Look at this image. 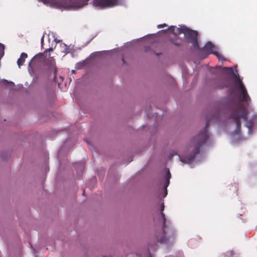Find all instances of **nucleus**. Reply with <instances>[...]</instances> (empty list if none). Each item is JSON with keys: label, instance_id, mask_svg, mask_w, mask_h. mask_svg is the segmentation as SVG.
<instances>
[{"label": "nucleus", "instance_id": "nucleus-13", "mask_svg": "<svg viewBox=\"0 0 257 257\" xmlns=\"http://www.w3.org/2000/svg\"><path fill=\"white\" fill-rule=\"evenodd\" d=\"M4 49H5L4 45L3 44L0 43V51H2L3 54H4Z\"/></svg>", "mask_w": 257, "mask_h": 257}, {"label": "nucleus", "instance_id": "nucleus-17", "mask_svg": "<svg viewBox=\"0 0 257 257\" xmlns=\"http://www.w3.org/2000/svg\"><path fill=\"white\" fill-rule=\"evenodd\" d=\"M44 2H52L55 3V0H43Z\"/></svg>", "mask_w": 257, "mask_h": 257}, {"label": "nucleus", "instance_id": "nucleus-21", "mask_svg": "<svg viewBox=\"0 0 257 257\" xmlns=\"http://www.w3.org/2000/svg\"><path fill=\"white\" fill-rule=\"evenodd\" d=\"M56 72H57V70H55V73H56Z\"/></svg>", "mask_w": 257, "mask_h": 257}, {"label": "nucleus", "instance_id": "nucleus-19", "mask_svg": "<svg viewBox=\"0 0 257 257\" xmlns=\"http://www.w3.org/2000/svg\"><path fill=\"white\" fill-rule=\"evenodd\" d=\"M48 57H49V58H51V56H50V54H49V55H48Z\"/></svg>", "mask_w": 257, "mask_h": 257}, {"label": "nucleus", "instance_id": "nucleus-9", "mask_svg": "<svg viewBox=\"0 0 257 257\" xmlns=\"http://www.w3.org/2000/svg\"><path fill=\"white\" fill-rule=\"evenodd\" d=\"M167 172L166 175L165 176L166 184L164 187L166 190H167V188L170 184V179L171 177V175L169 171V170L168 169H167ZM167 191H166V194H167Z\"/></svg>", "mask_w": 257, "mask_h": 257}, {"label": "nucleus", "instance_id": "nucleus-14", "mask_svg": "<svg viewBox=\"0 0 257 257\" xmlns=\"http://www.w3.org/2000/svg\"><path fill=\"white\" fill-rule=\"evenodd\" d=\"M167 25L166 24H160L157 26V28L159 29L167 27Z\"/></svg>", "mask_w": 257, "mask_h": 257}, {"label": "nucleus", "instance_id": "nucleus-5", "mask_svg": "<svg viewBox=\"0 0 257 257\" xmlns=\"http://www.w3.org/2000/svg\"><path fill=\"white\" fill-rule=\"evenodd\" d=\"M164 210V203L162 204V207L161 208V214L163 218V226L162 229L163 231V233L165 234L167 230H169L170 231V233L172 234L173 236L175 235V230L174 228L170 225V222H166V219L165 217V215L163 213V211Z\"/></svg>", "mask_w": 257, "mask_h": 257}, {"label": "nucleus", "instance_id": "nucleus-2", "mask_svg": "<svg viewBox=\"0 0 257 257\" xmlns=\"http://www.w3.org/2000/svg\"><path fill=\"white\" fill-rule=\"evenodd\" d=\"M209 125V121L207 120L206 122L205 127L202 131L194 137L191 140V143L192 146L194 147V150L192 154L186 157H180V160L185 163H191L195 158V156L200 153V147L204 145L207 140L209 139V135L207 132V127Z\"/></svg>", "mask_w": 257, "mask_h": 257}, {"label": "nucleus", "instance_id": "nucleus-8", "mask_svg": "<svg viewBox=\"0 0 257 257\" xmlns=\"http://www.w3.org/2000/svg\"><path fill=\"white\" fill-rule=\"evenodd\" d=\"M27 57L28 55L26 53L23 52L21 54L20 57L18 59L17 61V64L19 68H21V66L23 65L25 62V60Z\"/></svg>", "mask_w": 257, "mask_h": 257}, {"label": "nucleus", "instance_id": "nucleus-10", "mask_svg": "<svg viewBox=\"0 0 257 257\" xmlns=\"http://www.w3.org/2000/svg\"><path fill=\"white\" fill-rule=\"evenodd\" d=\"M190 43H191L193 44L194 49L198 50L199 49V47L197 38L193 40V41H191Z\"/></svg>", "mask_w": 257, "mask_h": 257}, {"label": "nucleus", "instance_id": "nucleus-20", "mask_svg": "<svg viewBox=\"0 0 257 257\" xmlns=\"http://www.w3.org/2000/svg\"><path fill=\"white\" fill-rule=\"evenodd\" d=\"M84 193H85V191L83 190V195H84Z\"/></svg>", "mask_w": 257, "mask_h": 257}, {"label": "nucleus", "instance_id": "nucleus-4", "mask_svg": "<svg viewBox=\"0 0 257 257\" xmlns=\"http://www.w3.org/2000/svg\"><path fill=\"white\" fill-rule=\"evenodd\" d=\"M118 0H94V5L101 8H110L118 4Z\"/></svg>", "mask_w": 257, "mask_h": 257}, {"label": "nucleus", "instance_id": "nucleus-18", "mask_svg": "<svg viewBox=\"0 0 257 257\" xmlns=\"http://www.w3.org/2000/svg\"><path fill=\"white\" fill-rule=\"evenodd\" d=\"M160 242L161 243H164L166 242V239H164V238H161L160 240Z\"/></svg>", "mask_w": 257, "mask_h": 257}, {"label": "nucleus", "instance_id": "nucleus-11", "mask_svg": "<svg viewBox=\"0 0 257 257\" xmlns=\"http://www.w3.org/2000/svg\"><path fill=\"white\" fill-rule=\"evenodd\" d=\"M233 254V251H228L224 253L223 257H232Z\"/></svg>", "mask_w": 257, "mask_h": 257}, {"label": "nucleus", "instance_id": "nucleus-3", "mask_svg": "<svg viewBox=\"0 0 257 257\" xmlns=\"http://www.w3.org/2000/svg\"><path fill=\"white\" fill-rule=\"evenodd\" d=\"M178 34H184L185 37L190 42L197 38L198 33L196 31L192 30L185 26H182L180 28H177Z\"/></svg>", "mask_w": 257, "mask_h": 257}, {"label": "nucleus", "instance_id": "nucleus-6", "mask_svg": "<svg viewBox=\"0 0 257 257\" xmlns=\"http://www.w3.org/2000/svg\"><path fill=\"white\" fill-rule=\"evenodd\" d=\"M215 49L214 45L210 42H207L201 49V51L205 52L207 54H213L215 55L218 58H219L218 53L214 51Z\"/></svg>", "mask_w": 257, "mask_h": 257}, {"label": "nucleus", "instance_id": "nucleus-15", "mask_svg": "<svg viewBox=\"0 0 257 257\" xmlns=\"http://www.w3.org/2000/svg\"><path fill=\"white\" fill-rule=\"evenodd\" d=\"M175 29V27L171 26L169 28V30L171 31H172L174 33H175L174 30Z\"/></svg>", "mask_w": 257, "mask_h": 257}, {"label": "nucleus", "instance_id": "nucleus-7", "mask_svg": "<svg viewBox=\"0 0 257 257\" xmlns=\"http://www.w3.org/2000/svg\"><path fill=\"white\" fill-rule=\"evenodd\" d=\"M53 51V49L51 48H49L44 51L43 53H39L37 55H36L31 60V63L33 64L35 63H36L37 62H41V60L43 59L45 55V57H47V53L48 52H52Z\"/></svg>", "mask_w": 257, "mask_h": 257}, {"label": "nucleus", "instance_id": "nucleus-16", "mask_svg": "<svg viewBox=\"0 0 257 257\" xmlns=\"http://www.w3.org/2000/svg\"><path fill=\"white\" fill-rule=\"evenodd\" d=\"M218 55L219 56V58H218L219 60H225V58H224V57L223 56H222L221 55L219 54L218 53Z\"/></svg>", "mask_w": 257, "mask_h": 257}, {"label": "nucleus", "instance_id": "nucleus-12", "mask_svg": "<svg viewBox=\"0 0 257 257\" xmlns=\"http://www.w3.org/2000/svg\"><path fill=\"white\" fill-rule=\"evenodd\" d=\"M170 42L172 44H174V45L176 46H180L181 44L179 42H176L175 40H173L172 39L170 40Z\"/></svg>", "mask_w": 257, "mask_h": 257}, {"label": "nucleus", "instance_id": "nucleus-1", "mask_svg": "<svg viewBox=\"0 0 257 257\" xmlns=\"http://www.w3.org/2000/svg\"><path fill=\"white\" fill-rule=\"evenodd\" d=\"M233 89L239 90L240 94L239 95V102L231 108L230 118L236 123L235 133L239 135L241 128V120H246L248 114L247 111L241 103L244 102L247 106H248L250 103L251 99L239 75L233 74Z\"/></svg>", "mask_w": 257, "mask_h": 257}]
</instances>
